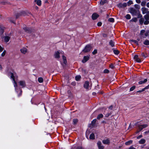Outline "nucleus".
Returning <instances> with one entry per match:
<instances>
[{
  "label": "nucleus",
  "instance_id": "obj_1",
  "mask_svg": "<svg viewBox=\"0 0 149 149\" xmlns=\"http://www.w3.org/2000/svg\"><path fill=\"white\" fill-rule=\"evenodd\" d=\"M130 13L133 16H136L137 13H139V10H136L133 8H131L130 9Z\"/></svg>",
  "mask_w": 149,
  "mask_h": 149
},
{
  "label": "nucleus",
  "instance_id": "obj_2",
  "mask_svg": "<svg viewBox=\"0 0 149 149\" xmlns=\"http://www.w3.org/2000/svg\"><path fill=\"white\" fill-rule=\"evenodd\" d=\"M25 84H14V87L15 88V89L16 90H18V89H19L20 91V93H19V94L18 95V97L22 95V91L21 90V89H20V88L21 87H23L24 86V85H25Z\"/></svg>",
  "mask_w": 149,
  "mask_h": 149
},
{
  "label": "nucleus",
  "instance_id": "obj_3",
  "mask_svg": "<svg viewBox=\"0 0 149 149\" xmlns=\"http://www.w3.org/2000/svg\"><path fill=\"white\" fill-rule=\"evenodd\" d=\"M23 29L25 31L28 33H31L32 32H34L35 30L32 28L24 27L23 28Z\"/></svg>",
  "mask_w": 149,
  "mask_h": 149
},
{
  "label": "nucleus",
  "instance_id": "obj_4",
  "mask_svg": "<svg viewBox=\"0 0 149 149\" xmlns=\"http://www.w3.org/2000/svg\"><path fill=\"white\" fill-rule=\"evenodd\" d=\"M136 15L138 16L137 18H140L139 20V23L141 25H142L144 21V18L142 17V15L140 13L139 11V13H137Z\"/></svg>",
  "mask_w": 149,
  "mask_h": 149
},
{
  "label": "nucleus",
  "instance_id": "obj_5",
  "mask_svg": "<svg viewBox=\"0 0 149 149\" xmlns=\"http://www.w3.org/2000/svg\"><path fill=\"white\" fill-rule=\"evenodd\" d=\"M92 49V47L91 45H86L84 49L82 50V52L85 53L88 52H90Z\"/></svg>",
  "mask_w": 149,
  "mask_h": 149
},
{
  "label": "nucleus",
  "instance_id": "obj_6",
  "mask_svg": "<svg viewBox=\"0 0 149 149\" xmlns=\"http://www.w3.org/2000/svg\"><path fill=\"white\" fill-rule=\"evenodd\" d=\"M144 21L143 23L145 25H148L149 24V15H145L144 16Z\"/></svg>",
  "mask_w": 149,
  "mask_h": 149
},
{
  "label": "nucleus",
  "instance_id": "obj_7",
  "mask_svg": "<svg viewBox=\"0 0 149 149\" xmlns=\"http://www.w3.org/2000/svg\"><path fill=\"white\" fill-rule=\"evenodd\" d=\"M148 9L146 8L143 7L141 8V10L142 13L143 14L147 13L146 15H149V11H148Z\"/></svg>",
  "mask_w": 149,
  "mask_h": 149
},
{
  "label": "nucleus",
  "instance_id": "obj_8",
  "mask_svg": "<svg viewBox=\"0 0 149 149\" xmlns=\"http://www.w3.org/2000/svg\"><path fill=\"white\" fill-rule=\"evenodd\" d=\"M148 125L147 124H144L138 125V126L139 131H141L142 129L148 127Z\"/></svg>",
  "mask_w": 149,
  "mask_h": 149
},
{
  "label": "nucleus",
  "instance_id": "obj_9",
  "mask_svg": "<svg viewBox=\"0 0 149 149\" xmlns=\"http://www.w3.org/2000/svg\"><path fill=\"white\" fill-rule=\"evenodd\" d=\"M63 59V61L64 64H62L63 67H64L67 64V62L66 60V57L64 55L62 56Z\"/></svg>",
  "mask_w": 149,
  "mask_h": 149
},
{
  "label": "nucleus",
  "instance_id": "obj_10",
  "mask_svg": "<svg viewBox=\"0 0 149 149\" xmlns=\"http://www.w3.org/2000/svg\"><path fill=\"white\" fill-rule=\"evenodd\" d=\"M127 4L126 3H125L122 4L121 3H119L117 5L118 7L120 8H125L126 7Z\"/></svg>",
  "mask_w": 149,
  "mask_h": 149
},
{
  "label": "nucleus",
  "instance_id": "obj_11",
  "mask_svg": "<svg viewBox=\"0 0 149 149\" xmlns=\"http://www.w3.org/2000/svg\"><path fill=\"white\" fill-rule=\"evenodd\" d=\"M99 17V15L96 13H93L92 16V19L94 20L96 19Z\"/></svg>",
  "mask_w": 149,
  "mask_h": 149
},
{
  "label": "nucleus",
  "instance_id": "obj_12",
  "mask_svg": "<svg viewBox=\"0 0 149 149\" xmlns=\"http://www.w3.org/2000/svg\"><path fill=\"white\" fill-rule=\"evenodd\" d=\"M97 145L99 149H103L104 146L102 145L100 141H98L97 143Z\"/></svg>",
  "mask_w": 149,
  "mask_h": 149
},
{
  "label": "nucleus",
  "instance_id": "obj_13",
  "mask_svg": "<svg viewBox=\"0 0 149 149\" xmlns=\"http://www.w3.org/2000/svg\"><path fill=\"white\" fill-rule=\"evenodd\" d=\"M60 53L59 52L57 51L54 54L55 58H59L60 57Z\"/></svg>",
  "mask_w": 149,
  "mask_h": 149
},
{
  "label": "nucleus",
  "instance_id": "obj_14",
  "mask_svg": "<svg viewBox=\"0 0 149 149\" xmlns=\"http://www.w3.org/2000/svg\"><path fill=\"white\" fill-rule=\"evenodd\" d=\"M89 59V57L88 56H84L83 59L82 60L83 63H85L88 61Z\"/></svg>",
  "mask_w": 149,
  "mask_h": 149
},
{
  "label": "nucleus",
  "instance_id": "obj_15",
  "mask_svg": "<svg viewBox=\"0 0 149 149\" xmlns=\"http://www.w3.org/2000/svg\"><path fill=\"white\" fill-rule=\"evenodd\" d=\"M102 143L105 144H109L110 143V140L108 139H104L103 140Z\"/></svg>",
  "mask_w": 149,
  "mask_h": 149
},
{
  "label": "nucleus",
  "instance_id": "obj_16",
  "mask_svg": "<svg viewBox=\"0 0 149 149\" xmlns=\"http://www.w3.org/2000/svg\"><path fill=\"white\" fill-rule=\"evenodd\" d=\"M21 52L24 54L26 53L27 51V49L26 48H23L20 49Z\"/></svg>",
  "mask_w": 149,
  "mask_h": 149
},
{
  "label": "nucleus",
  "instance_id": "obj_17",
  "mask_svg": "<svg viewBox=\"0 0 149 149\" xmlns=\"http://www.w3.org/2000/svg\"><path fill=\"white\" fill-rule=\"evenodd\" d=\"M149 88V84L146 87L143 88L142 90H139L137 91V93H141L145 89H147Z\"/></svg>",
  "mask_w": 149,
  "mask_h": 149
},
{
  "label": "nucleus",
  "instance_id": "obj_18",
  "mask_svg": "<svg viewBox=\"0 0 149 149\" xmlns=\"http://www.w3.org/2000/svg\"><path fill=\"white\" fill-rule=\"evenodd\" d=\"M10 74H11V76H10L11 78L13 79V81H14V84H17V82L15 81V77L14 76L13 74L12 73H11Z\"/></svg>",
  "mask_w": 149,
  "mask_h": 149
},
{
  "label": "nucleus",
  "instance_id": "obj_19",
  "mask_svg": "<svg viewBox=\"0 0 149 149\" xmlns=\"http://www.w3.org/2000/svg\"><path fill=\"white\" fill-rule=\"evenodd\" d=\"M107 3V0H101V1L100 2V4L101 5H103L105 3Z\"/></svg>",
  "mask_w": 149,
  "mask_h": 149
},
{
  "label": "nucleus",
  "instance_id": "obj_20",
  "mask_svg": "<svg viewBox=\"0 0 149 149\" xmlns=\"http://www.w3.org/2000/svg\"><path fill=\"white\" fill-rule=\"evenodd\" d=\"M84 86L85 88L87 89H91V85L89 86V84H84Z\"/></svg>",
  "mask_w": 149,
  "mask_h": 149
},
{
  "label": "nucleus",
  "instance_id": "obj_21",
  "mask_svg": "<svg viewBox=\"0 0 149 149\" xmlns=\"http://www.w3.org/2000/svg\"><path fill=\"white\" fill-rule=\"evenodd\" d=\"M95 139V136L93 133L91 134L90 135L89 139H90L93 140Z\"/></svg>",
  "mask_w": 149,
  "mask_h": 149
},
{
  "label": "nucleus",
  "instance_id": "obj_22",
  "mask_svg": "<svg viewBox=\"0 0 149 149\" xmlns=\"http://www.w3.org/2000/svg\"><path fill=\"white\" fill-rule=\"evenodd\" d=\"M35 1L36 2L37 5L39 6H40L41 5V1L40 0H35Z\"/></svg>",
  "mask_w": 149,
  "mask_h": 149
},
{
  "label": "nucleus",
  "instance_id": "obj_23",
  "mask_svg": "<svg viewBox=\"0 0 149 149\" xmlns=\"http://www.w3.org/2000/svg\"><path fill=\"white\" fill-rule=\"evenodd\" d=\"M145 142V140L143 139H141V140L139 141V143L140 144H143Z\"/></svg>",
  "mask_w": 149,
  "mask_h": 149
},
{
  "label": "nucleus",
  "instance_id": "obj_24",
  "mask_svg": "<svg viewBox=\"0 0 149 149\" xmlns=\"http://www.w3.org/2000/svg\"><path fill=\"white\" fill-rule=\"evenodd\" d=\"M10 38V37H9L8 36H6L5 37V38H4L5 41L6 42H8L9 41Z\"/></svg>",
  "mask_w": 149,
  "mask_h": 149
},
{
  "label": "nucleus",
  "instance_id": "obj_25",
  "mask_svg": "<svg viewBox=\"0 0 149 149\" xmlns=\"http://www.w3.org/2000/svg\"><path fill=\"white\" fill-rule=\"evenodd\" d=\"M109 44L111 47H114L115 46L114 43L112 40H111L109 42Z\"/></svg>",
  "mask_w": 149,
  "mask_h": 149
},
{
  "label": "nucleus",
  "instance_id": "obj_26",
  "mask_svg": "<svg viewBox=\"0 0 149 149\" xmlns=\"http://www.w3.org/2000/svg\"><path fill=\"white\" fill-rule=\"evenodd\" d=\"M148 80L147 79H144V80L141 81L139 82V84H143V83H146V82Z\"/></svg>",
  "mask_w": 149,
  "mask_h": 149
},
{
  "label": "nucleus",
  "instance_id": "obj_27",
  "mask_svg": "<svg viewBox=\"0 0 149 149\" xmlns=\"http://www.w3.org/2000/svg\"><path fill=\"white\" fill-rule=\"evenodd\" d=\"M38 81L39 83H42L43 81V79L42 77H40L38 78Z\"/></svg>",
  "mask_w": 149,
  "mask_h": 149
},
{
  "label": "nucleus",
  "instance_id": "obj_28",
  "mask_svg": "<svg viewBox=\"0 0 149 149\" xmlns=\"http://www.w3.org/2000/svg\"><path fill=\"white\" fill-rule=\"evenodd\" d=\"M4 32V29L0 26V34L1 35L3 34Z\"/></svg>",
  "mask_w": 149,
  "mask_h": 149
},
{
  "label": "nucleus",
  "instance_id": "obj_29",
  "mask_svg": "<svg viewBox=\"0 0 149 149\" xmlns=\"http://www.w3.org/2000/svg\"><path fill=\"white\" fill-rule=\"evenodd\" d=\"M132 142V140H130L125 143V144L126 145H128L131 144Z\"/></svg>",
  "mask_w": 149,
  "mask_h": 149
},
{
  "label": "nucleus",
  "instance_id": "obj_30",
  "mask_svg": "<svg viewBox=\"0 0 149 149\" xmlns=\"http://www.w3.org/2000/svg\"><path fill=\"white\" fill-rule=\"evenodd\" d=\"M96 119H94L91 122V125L93 126H94L95 125V124L96 123Z\"/></svg>",
  "mask_w": 149,
  "mask_h": 149
},
{
  "label": "nucleus",
  "instance_id": "obj_31",
  "mask_svg": "<svg viewBox=\"0 0 149 149\" xmlns=\"http://www.w3.org/2000/svg\"><path fill=\"white\" fill-rule=\"evenodd\" d=\"M103 116L102 114H100L97 116V119H100V118H102Z\"/></svg>",
  "mask_w": 149,
  "mask_h": 149
},
{
  "label": "nucleus",
  "instance_id": "obj_32",
  "mask_svg": "<svg viewBox=\"0 0 149 149\" xmlns=\"http://www.w3.org/2000/svg\"><path fill=\"white\" fill-rule=\"evenodd\" d=\"M81 78V76L80 75H77L75 77V79L76 80L78 81Z\"/></svg>",
  "mask_w": 149,
  "mask_h": 149
},
{
  "label": "nucleus",
  "instance_id": "obj_33",
  "mask_svg": "<svg viewBox=\"0 0 149 149\" xmlns=\"http://www.w3.org/2000/svg\"><path fill=\"white\" fill-rule=\"evenodd\" d=\"M143 44L145 45H149V41L148 40H146L144 41Z\"/></svg>",
  "mask_w": 149,
  "mask_h": 149
},
{
  "label": "nucleus",
  "instance_id": "obj_34",
  "mask_svg": "<svg viewBox=\"0 0 149 149\" xmlns=\"http://www.w3.org/2000/svg\"><path fill=\"white\" fill-rule=\"evenodd\" d=\"M113 52L114 54L116 55L119 54L120 53L119 51L117 50H113Z\"/></svg>",
  "mask_w": 149,
  "mask_h": 149
},
{
  "label": "nucleus",
  "instance_id": "obj_35",
  "mask_svg": "<svg viewBox=\"0 0 149 149\" xmlns=\"http://www.w3.org/2000/svg\"><path fill=\"white\" fill-rule=\"evenodd\" d=\"M108 21L110 22H113L114 21V19L113 18H110L108 19Z\"/></svg>",
  "mask_w": 149,
  "mask_h": 149
},
{
  "label": "nucleus",
  "instance_id": "obj_36",
  "mask_svg": "<svg viewBox=\"0 0 149 149\" xmlns=\"http://www.w3.org/2000/svg\"><path fill=\"white\" fill-rule=\"evenodd\" d=\"M19 14L21 16H24L26 14L25 13L24 11H22L20 13H19Z\"/></svg>",
  "mask_w": 149,
  "mask_h": 149
},
{
  "label": "nucleus",
  "instance_id": "obj_37",
  "mask_svg": "<svg viewBox=\"0 0 149 149\" xmlns=\"http://www.w3.org/2000/svg\"><path fill=\"white\" fill-rule=\"evenodd\" d=\"M130 41L131 42H134L135 44H136L137 45H138V41L136 40H130Z\"/></svg>",
  "mask_w": 149,
  "mask_h": 149
},
{
  "label": "nucleus",
  "instance_id": "obj_38",
  "mask_svg": "<svg viewBox=\"0 0 149 149\" xmlns=\"http://www.w3.org/2000/svg\"><path fill=\"white\" fill-rule=\"evenodd\" d=\"M141 55L142 56L144 57L145 58H146L148 56L147 54H144L143 53H142Z\"/></svg>",
  "mask_w": 149,
  "mask_h": 149
},
{
  "label": "nucleus",
  "instance_id": "obj_39",
  "mask_svg": "<svg viewBox=\"0 0 149 149\" xmlns=\"http://www.w3.org/2000/svg\"><path fill=\"white\" fill-rule=\"evenodd\" d=\"M125 17L127 19H130L131 18L130 15L129 14H127L125 16Z\"/></svg>",
  "mask_w": 149,
  "mask_h": 149
},
{
  "label": "nucleus",
  "instance_id": "obj_40",
  "mask_svg": "<svg viewBox=\"0 0 149 149\" xmlns=\"http://www.w3.org/2000/svg\"><path fill=\"white\" fill-rule=\"evenodd\" d=\"M137 20V18L136 17H134L132 19H131L130 21H132L134 22H136Z\"/></svg>",
  "mask_w": 149,
  "mask_h": 149
},
{
  "label": "nucleus",
  "instance_id": "obj_41",
  "mask_svg": "<svg viewBox=\"0 0 149 149\" xmlns=\"http://www.w3.org/2000/svg\"><path fill=\"white\" fill-rule=\"evenodd\" d=\"M133 3V2L131 0H129L128 2H127V5L128 6H129L130 5L132 4Z\"/></svg>",
  "mask_w": 149,
  "mask_h": 149
},
{
  "label": "nucleus",
  "instance_id": "obj_42",
  "mask_svg": "<svg viewBox=\"0 0 149 149\" xmlns=\"http://www.w3.org/2000/svg\"><path fill=\"white\" fill-rule=\"evenodd\" d=\"M146 3V2L145 1H142L141 3V5L143 6H145Z\"/></svg>",
  "mask_w": 149,
  "mask_h": 149
},
{
  "label": "nucleus",
  "instance_id": "obj_43",
  "mask_svg": "<svg viewBox=\"0 0 149 149\" xmlns=\"http://www.w3.org/2000/svg\"><path fill=\"white\" fill-rule=\"evenodd\" d=\"M145 31L144 30H142L140 31V34L141 35H143V33L145 32Z\"/></svg>",
  "mask_w": 149,
  "mask_h": 149
},
{
  "label": "nucleus",
  "instance_id": "obj_44",
  "mask_svg": "<svg viewBox=\"0 0 149 149\" xmlns=\"http://www.w3.org/2000/svg\"><path fill=\"white\" fill-rule=\"evenodd\" d=\"M74 149H85L84 148L81 146H79L77 147L76 148H74Z\"/></svg>",
  "mask_w": 149,
  "mask_h": 149
},
{
  "label": "nucleus",
  "instance_id": "obj_45",
  "mask_svg": "<svg viewBox=\"0 0 149 149\" xmlns=\"http://www.w3.org/2000/svg\"><path fill=\"white\" fill-rule=\"evenodd\" d=\"M78 120L77 119H75L73 120V123L74 124H76L78 122Z\"/></svg>",
  "mask_w": 149,
  "mask_h": 149
},
{
  "label": "nucleus",
  "instance_id": "obj_46",
  "mask_svg": "<svg viewBox=\"0 0 149 149\" xmlns=\"http://www.w3.org/2000/svg\"><path fill=\"white\" fill-rule=\"evenodd\" d=\"M1 3L3 5H6L7 4H9V3H8L6 2H1Z\"/></svg>",
  "mask_w": 149,
  "mask_h": 149
},
{
  "label": "nucleus",
  "instance_id": "obj_47",
  "mask_svg": "<svg viewBox=\"0 0 149 149\" xmlns=\"http://www.w3.org/2000/svg\"><path fill=\"white\" fill-rule=\"evenodd\" d=\"M134 7L135 8H136L137 10H138L139 8V6L137 4H135L134 6Z\"/></svg>",
  "mask_w": 149,
  "mask_h": 149
},
{
  "label": "nucleus",
  "instance_id": "obj_48",
  "mask_svg": "<svg viewBox=\"0 0 149 149\" xmlns=\"http://www.w3.org/2000/svg\"><path fill=\"white\" fill-rule=\"evenodd\" d=\"M135 88V86H133L132 87L130 88V91H133V90H134V89Z\"/></svg>",
  "mask_w": 149,
  "mask_h": 149
},
{
  "label": "nucleus",
  "instance_id": "obj_49",
  "mask_svg": "<svg viewBox=\"0 0 149 149\" xmlns=\"http://www.w3.org/2000/svg\"><path fill=\"white\" fill-rule=\"evenodd\" d=\"M109 72V70L107 69H105L104 71V72L105 73H108Z\"/></svg>",
  "mask_w": 149,
  "mask_h": 149
},
{
  "label": "nucleus",
  "instance_id": "obj_50",
  "mask_svg": "<svg viewBox=\"0 0 149 149\" xmlns=\"http://www.w3.org/2000/svg\"><path fill=\"white\" fill-rule=\"evenodd\" d=\"M112 69H114L115 68L114 65L113 64H111L109 66Z\"/></svg>",
  "mask_w": 149,
  "mask_h": 149
},
{
  "label": "nucleus",
  "instance_id": "obj_51",
  "mask_svg": "<svg viewBox=\"0 0 149 149\" xmlns=\"http://www.w3.org/2000/svg\"><path fill=\"white\" fill-rule=\"evenodd\" d=\"M97 52V50L95 49L94 51L92 52V54L94 55L96 54Z\"/></svg>",
  "mask_w": 149,
  "mask_h": 149
},
{
  "label": "nucleus",
  "instance_id": "obj_52",
  "mask_svg": "<svg viewBox=\"0 0 149 149\" xmlns=\"http://www.w3.org/2000/svg\"><path fill=\"white\" fill-rule=\"evenodd\" d=\"M19 83L20 84H25V82L24 81H20L19 82Z\"/></svg>",
  "mask_w": 149,
  "mask_h": 149
},
{
  "label": "nucleus",
  "instance_id": "obj_53",
  "mask_svg": "<svg viewBox=\"0 0 149 149\" xmlns=\"http://www.w3.org/2000/svg\"><path fill=\"white\" fill-rule=\"evenodd\" d=\"M21 15H20L19 14V13L17 14L16 15V19H17L20 16H21Z\"/></svg>",
  "mask_w": 149,
  "mask_h": 149
},
{
  "label": "nucleus",
  "instance_id": "obj_54",
  "mask_svg": "<svg viewBox=\"0 0 149 149\" xmlns=\"http://www.w3.org/2000/svg\"><path fill=\"white\" fill-rule=\"evenodd\" d=\"M21 15H20L19 14V13L17 14L16 15V19H17L20 16H21Z\"/></svg>",
  "mask_w": 149,
  "mask_h": 149
},
{
  "label": "nucleus",
  "instance_id": "obj_55",
  "mask_svg": "<svg viewBox=\"0 0 149 149\" xmlns=\"http://www.w3.org/2000/svg\"><path fill=\"white\" fill-rule=\"evenodd\" d=\"M138 58V56L137 55H136L134 57V59L135 60Z\"/></svg>",
  "mask_w": 149,
  "mask_h": 149
},
{
  "label": "nucleus",
  "instance_id": "obj_56",
  "mask_svg": "<svg viewBox=\"0 0 149 149\" xmlns=\"http://www.w3.org/2000/svg\"><path fill=\"white\" fill-rule=\"evenodd\" d=\"M6 54V51H4L2 53L1 55L2 56H3Z\"/></svg>",
  "mask_w": 149,
  "mask_h": 149
},
{
  "label": "nucleus",
  "instance_id": "obj_57",
  "mask_svg": "<svg viewBox=\"0 0 149 149\" xmlns=\"http://www.w3.org/2000/svg\"><path fill=\"white\" fill-rule=\"evenodd\" d=\"M135 60L137 62H138L139 63L140 62H141V60L139 58H138L136 59Z\"/></svg>",
  "mask_w": 149,
  "mask_h": 149
},
{
  "label": "nucleus",
  "instance_id": "obj_58",
  "mask_svg": "<svg viewBox=\"0 0 149 149\" xmlns=\"http://www.w3.org/2000/svg\"><path fill=\"white\" fill-rule=\"evenodd\" d=\"M102 23L101 22H100L97 23V25L98 26H101L102 25Z\"/></svg>",
  "mask_w": 149,
  "mask_h": 149
},
{
  "label": "nucleus",
  "instance_id": "obj_59",
  "mask_svg": "<svg viewBox=\"0 0 149 149\" xmlns=\"http://www.w3.org/2000/svg\"><path fill=\"white\" fill-rule=\"evenodd\" d=\"M82 72L83 73H84V74H86V70H82Z\"/></svg>",
  "mask_w": 149,
  "mask_h": 149
},
{
  "label": "nucleus",
  "instance_id": "obj_60",
  "mask_svg": "<svg viewBox=\"0 0 149 149\" xmlns=\"http://www.w3.org/2000/svg\"><path fill=\"white\" fill-rule=\"evenodd\" d=\"M102 36L104 37H106L107 36V34L106 33H103L102 34Z\"/></svg>",
  "mask_w": 149,
  "mask_h": 149
},
{
  "label": "nucleus",
  "instance_id": "obj_61",
  "mask_svg": "<svg viewBox=\"0 0 149 149\" xmlns=\"http://www.w3.org/2000/svg\"><path fill=\"white\" fill-rule=\"evenodd\" d=\"M3 50V48L0 45V52H2Z\"/></svg>",
  "mask_w": 149,
  "mask_h": 149
},
{
  "label": "nucleus",
  "instance_id": "obj_62",
  "mask_svg": "<svg viewBox=\"0 0 149 149\" xmlns=\"http://www.w3.org/2000/svg\"><path fill=\"white\" fill-rule=\"evenodd\" d=\"M128 149H136L135 148H134L133 146L130 147Z\"/></svg>",
  "mask_w": 149,
  "mask_h": 149
},
{
  "label": "nucleus",
  "instance_id": "obj_63",
  "mask_svg": "<svg viewBox=\"0 0 149 149\" xmlns=\"http://www.w3.org/2000/svg\"><path fill=\"white\" fill-rule=\"evenodd\" d=\"M142 135H140L137 137V139H139L140 138L142 137Z\"/></svg>",
  "mask_w": 149,
  "mask_h": 149
},
{
  "label": "nucleus",
  "instance_id": "obj_64",
  "mask_svg": "<svg viewBox=\"0 0 149 149\" xmlns=\"http://www.w3.org/2000/svg\"><path fill=\"white\" fill-rule=\"evenodd\" d=\"M136 2L138 3H139L141 2L140 0H136Z\"/></svg>",
  "mask_w": 149,
  "mask_h": 149
}]
</instances>
